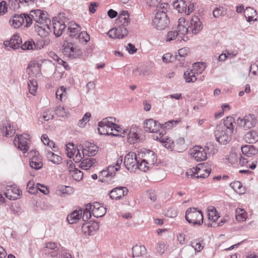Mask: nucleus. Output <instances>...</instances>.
<instances>
[{"label":"nucleus","instance_id":"f257e3e1","mask_svg":"<svg viewBox=\"0 0 258 258\" xmlns=\"http://www.w3.org/2000/svg\"><path fill=\"white\" fill-rule=\"evenodd\" d=\"M129 17L130 14L127 11H122L115 21L117 27L110 29L107 33L108 36L115 39L125 37L128 33L126 27L130 23Z\"/></svg>","mask_w":258,"mask_h":258},{"label":"nucleus","instance_id":"f03ea898","mask_svg":"<svg viewBox=\"0 0 258 258\" xmlns=\"http://www.w3.org/2000/svg\"><path fill=\"white\" fill-rule=\"evenodd\" d=\"M169 9L168 3H164L160 5L156 9V13L153 23L157 29L164 30L168 26L170 21L167 13Z\"/></svg>","mask_w":258,"mask_h":258},{"label":"nucleus","instance_id":"7ed1b4c3","mask_svg":"<svg viewBox=\"0 0 258 258\" xmlns=\"http://www.w3.org/2000/svg\"><path fill=\"white\" fill-rule=\"evenodd\" d=\"M211 169L207 163H200L196 167L187 170L186 175L191 178H205L209 176Z\"/></svg>","mask_w":258,"mask_h":258},{"label":"nucleus","instance_id":"20e7f679","mask_svg":"<svg viewBox=\"0 0 258 258\" xmlns=\"http://www.w3.org/2000/svg\"><path fill=\"white\" fill-rule=\"evenodd\" d=\"M214 147L212 145L209 146H205L202 147L196 146L190 150L191 156L197 161H202L206 160L208 155H210L212 153Z\"/></svg>","mask_w":258,"mask_h":258},{"label":"nucleus","instance_id":"39448f33","mask_svg":"<svg viewBox=\"0 0 258 258\" xmlns=\"http://www.w3.org/2000/svg\"><path fill=\"white\" fill-rule=\"evenodd\" d=\"M185 218L189 223L194 225H200L203 223V215L201 211L197 210L195 208L187 209Z\"/></svg>","mask_w":258,"mask_h":258},{"label":"nucleus","instance_id":"423d86ee","mask_svg":"<svg viewBox=\"0 0 258 258\" xmlns=\"http://www.w3.org/2000/svg\"><path fill=\"white\" fill-rule=\"evenodd\" d=\"M221 125H217L214 132L215 137L217 142L221 144H227L231 139L233 132L229 129Z\"/></svg>","mask_w":258,"mask_h":258},{"label":"nucleus","instance_id":"0eeeda50","mask_svg":"<svg viewBox=\"0 0 258 258\" xmlns=\"http://www.w3.org/2000/svg\"><path fill=\"white\" fill-rule=\"evenodd\" d=\"M30 16L35 22L34 26L46 23H50V19L48 18V14L46 12L38 9L32 10L30 11Z\"/></svg>","mask_w":258,"mask_h":258},{"label":"nucleus","instance_id":"6e6552de","mask_svg":"<svg viewBox=\"0 0 258 258\" xmlns=\"http://www.w3.org/2000/svg\"><path fill=\"white\" fill-rule=\"evenodd\" d=\"M139 160L137 155L134 152L127 153L124 159V164L125 168L131 172H135L138 166H137Z\"/></svg>","mask_w":258,"mask_h":258},{"label":"nucleus","instance_id":"1a4fd4ad","mask_svg":"<svg viewBox=\"0 0 258 258\" xmlns=\"http://www.w3.org/2000/svg\"><path fill=\"white\" fill-rule=\"evenodd\" d=\"M63 52L71 59L79 57L82 54V51L80 48L71 43H68L64 46Z\"/></svg>","mask_w":258,"mask_h":258},{"label":"nucleus","instance_id":"9d476101","mask_svg":"<svg viewBox=\"0 0 258 258\" xmlns=\"http://www.w3.org/2000/svg\"><path fill=\"white\" fill-rule=\"evenodd\" d=\"M30 139V136L27 134L18 136L14 140V144L24 153H26L29 149L28 141Z\"/></svg>","mask_w":258,"mask_h":258},{"label":"nucleus","instance_id":"9b49d317","mask_svg":"<svg viewBox=\"0 0 258 258\" xmlns=\"http://www.w3.org/2000/svg\"><path fill=\"white\" fill-rule=\"evenodd\" d=\"M238 124L243 127L245 130L249 129L253 127L256 123V119L253 114L245 115L243 118H239L237 119Z\"/></svg>","mask_w":258,"mask_h":258},{"label":"nucleus","instance_id":"f8f14e48","mask_svg":"<svg viewBox=\"0 0 258 258\" xmlns=\"http://www.w3.org/2000/svg\"><path fill=\"white\" fill-rule=\"evenodd\" d=\"M187 25L189 28L190 32L192 34H198L202 29V24L198 17L194 16L192 17L190 21L187 22Z\"/></svg>","mask_w":258,"mask_h":258},{"label":"nucleus","instance_id":"ddd939ff","mask_svg":"<svg viewBox=\"0 0 258 258\" xmlns=\"http://www.w3.org/2000/svg\"><path fill=\"white\" fill-rule=\"evenodd\" d=\"M165 133V131H162L159 134L154 135L153 138L162 143L166 148L172 149L174 146V143L170 138L164 137Z\"/></svg>","mask_w":258,"mask_h":258},{"label":"nucleus","instance_id":"4468645a","mask_svg":"<svg viewBox=\"0 0 258 258\" xmlns=\"http://www.w3.org/2000/svg\"><path fill=\"white\" fill-rule=\"evenodd\" d=\"M161 127V124L153 119H147L144 122V129L146 132L156 133L160 131Z\"/></svg>","mask_w":258,"mask_h":258},{"label":"nucleus","instance_id":"2eb2a0df","mask_svg":"<svg viewBox=\"0 0 258 258\" xmlns=\"http://www.w3.org/2000/svg\"><path fill=\"white\" fill-rule=\"evenodd\" d=\"M99 223L96 222H89L84 223L82 227L83 232L88 235H94L99 229Z\"/></svg>","mask_w":258,"mask_h":258},{"label":"nucleus","instance_id":"dca6fc26","mask_svg":"<svg viewBox=\"0 0 258 258\" xmlns=\"http://www.w3.org/2000/svg\"><path fill=\"white\" fill-rule=\"evenodd\" d=\"M41 64L37 62L30 63L27 69V72L29 75V77H39L41 76Z\"/></svg>","mask_w":258,"mask_h":258},{"label":"nucleus","instance_id":"f3484780","mask_svg":"<svg viewBox=\"0 0 258 258\" xmlns=\"http://www.w3.org/2000/svg\"><path fill=\"white\" fill-rule=\"evenodd\" d=\"M106 213V208L100 205L98 202L94 203L92 205V215L96 217L100 218L104 216Z\"/></svg>","mask_w":258,"mask_h":258},{"label":"nucleus","instance_id":"a211bd4d","mask_svg":"<svg viewBox=\"0 0 258 258\" xmlns=\"http://www.w3.org/2000/svg\"><path fill=\"white\" fill-rule=\"evenodd\" d=\"M22 43L21 38L17 34H15L9 41H5L4 44L6 47H10L14 49L19 48Z\"/></svg>","mask_w":258,"mask_h":258},{"label":"nucleus","instance_id":"6ab92c4d","mask_svg":"<svg viewBox=\"0 0 258 258\" xmlns=\"http://www.w3.org/2000/svg\"><path fill=\"white\" fill-rule=\"evenodd\" d=\"M143 159L144 162H146V165H148L151 167L155 164H157L156 163L157 158L155 156V153L152 150H148L144 153Z\"/></svg>","mask_w":258,"mask_h":258},{"label":"nucleus","instance_id":"aec40b11","mask_svg":"<svg viewBox=\"0 0 258 258\" xmlns=\"http://www.w3.org/2000/svg\"><path fill=\"white\" fill-rule=\"evenodd\" d=\"M50 23H44L43 24L37 25L35 26V30L38 34L41 37H45L47 36L51 30L49 27Z\"/></svg>","mask_w":258,"mask_h":258},{"label":"nucleus","instance_id":"412c9836","mask_svg":"<svg viewBox=\"0 0 258 258\" xmlns=\"http://www.w3.org/2000/svg\"><path fill=\"white\" fill-rule=\"evenodd\" d=\"M176 31L178 35L183 37L185 35L189 33V28L187 25V22L184 18H181L178 20V25Z\"/></svg>","mask_w":258,"mask_h":258},{"label":"nucleus","instance_id":"4be33fe9","mask_svg":"<svg viewBox=\"0 0 258 258\" xmlns=\"http://www.w3.org/2000/svg\"><path fill=\"white\" fill-rule=\"evenodd\" d=\"M66 27V25L64 21H57L55 19L53 20V32L56 37H59L62 34Z\"/></svg>","mask_w":258,"mask_h":258},{"label":"nucleus","instance_id":"5701e85b","mask_svg":"<svg viewBox=\"0 0 258 258\" xmlns=\"http://www.w3.org/2000/svg\"><path fill=\"white\" fill-rule=\"evenodd\" d=\"M243 139L249 144H253L258 141V131L251 130L247 132L244 136Z\"/></svg>","mask_w":258,"mask_h":258},{"label":"nucleus","instance_id":"b1692460","mask_svg":"<svg viewBox=\"0 0 258 258\" xmlns=\"http://www.w3.org/2000/svg\"><path fill=\"white\" fill-rule=\"evenodd\" d=\"M1 190L3 194H20V192L19 187L15 184L11 185L3 184L2 185Z\"/></svg>","mask_w":258,"mask_h":258},{"label":"nucleus","instance_id":"393cba45","mask_svg":"<svg viewBox=\"0 0 258 258\" xmlns=\"http://www.w3.org/2000/svg\"><path fill=\"white\" fill-rule=\"evenodd\" d=\"M146 254V248L144 245H136L132 248V257H142Z\"/></svg>","mask_w":258,"mask_h":258},{"label":"nucleus","instance_id":"a878e982","mask_svg":"<svg viewBox=\"0 0 258 258\" xmlns=\"http://www.w3.org/2000/svg\"><path fill=\"white\" fill-rule=\"evenodd\" d=\"M68 34L71 37H75L80 33V26L73 21L70 22L68 26Z\"/></svg>","mask_w":258,"mask_h":258},{"label":"nucleus","instance_id":"bb28decb","mask_svg":"<svg viewBox=\"0 0 258 258\" xmlns=\"http://www.w3.org/2000/svg\"><path fill=\"white\" fill-rule=\"evenodd\" d=\"M136 127H132L127 136V142L131 144L137 143L140 140V136Z\"/></svg>","mask_w":258,"mask_h":258},{"label":"nucleus","instance_id":"cd10ccee","mask_svg":"<svg viewBox=\"0 0 258 258\" xmlns=\"http://www.w3.org/2000/svg\"><path fill=\"white\" fill-rule=\"evenodd\" d=\"M242 154L247 157L256 154L258 150L252 145H244L241 147Z\"/></svg>","mask_w":258,"mask_h":258},{"label":"nucleus","instance_id":"c85d7f7f","mask_svg":"<svg viewBox=\"0 0 258 258\" xmlns=\"http://www.w3.org/2000/svg\"><path fill=\"white\" fill-rule=\"evenodd\" d=\"M10 23L15 28H19L23 24H24L23 14L21 15H15L12 19L10 20Z\"/></svg>","mask_w":258,"mask_h":258},{"label":"nucleus","instance_id":"c756f323","mask_svg":"<svg viewBox=\"0 0 258 258\" xmlns=\"http://www.w3.org/2000/svg\"><path fill=\"white\" fill-rule=\"evenodd\" d=\"M82 215V210H75L68 215L67 220L70 224H73L81 219Z\"/></svg>","mask_w":258,"mask_h":258},{"label":"nucleus","instance_id":"7c9ffc66","mask_svg":"<svg viewBox=\"0 0 258 258\" xmlns=\"http://www.w3.org/2000/svg\"><path fill=\"white\" fill-rule=\"evenodd\" d=\"M96 163V159L92 158H86L83 159L81 164L80 167L82 169L88 170L91 167L93 166Z\"/></svg>","mask_w":258,"mask_h":258},{"label":"nucleus","instance_id":"2f4dec72","mask_svg":"<svg viewBox=\"0 0 258 258\" xmlns=\"http://www.w3.org/2000/svg\"><path fill=\"white\" fill-rule=\"evenodd\" d=\"M173 7L180 13H184L186 11V4L184 0H177L173 3Z\"/></svg>","mask_w":258,"mask_h":258},{"label":"nucleus","instance_id":"473e14b6","mask_svg":"<svg viewBox=\"0 0 258 258\" xmlns=\"http://www.w3.org/2000/svg\"><path fill=\"white\" fill-rule=\"evenodd\" d=\"M183 76L186 83H194L197 80L196 73L192 70H187Z\"/></svg>","mask_w":258,"mask_h":258},{"label":"nucleus","instance_id":"72a5a7b5","mask_svg":"<svg viewBox=\"0 0 258 258\" xmlns=\"http://www.w3.org/2000/svg\"><path fill=\"white\" fill-rule=\"evenodd\" d=\"M207 66L205 62H198L192 64V69H191L196 75L201 74L204 71Z\"/></svg>","mask_w":258,"mask_h":258},{"label":"nucleus","instance_id":"f704fd0d","mask_svg":"<svg viewBox=\"0 0 258 258\" xmlns=\"http://www.w3.org/2000/svg\"><path fill=\"white\" fill-rule=\"evenodd\" d=\"M207 210L209 220H211L213 222H216L220 217L216 208L214 207L210 206L208 208Z\"/></svg>","mask_w":258,"mask_h":258},{"label":"nucleus","instance_id":"c9c22d12","mask_svg":"<svg viewBox=\"0 0 258 258\" xmlns=\"http://www.w3.org/2000/svg\"><path fill=\"white\" fill-rule=\"evenodd\" d=\"M244 13L245 17L247 19V21L249 22L253 21V19L256 15V10L250 7H246Z\"/></svg>","mask_w":258,"mask_h":258},{"label":"nucleus","instance_id":"e433bc0d","mask_svg":"<svg viewBox=\"0 0 258 258\" xmlns=\"http://www.w3.org/2000/svg\"><path fill=\"white\" fill-rule=\"evenodd\" d=\"M233 123H234V119L232 116H228L223 121V123H220L218 125H221L229 129L231 132H233Z\"/></svg>","mask_w":258,"mask_h":258},{"label":"nucleus","instance_id":"4c0bfd02","mask_svg":"<svg viewBox=\"0 0 258 258\" xmlns=\"http://www.w3.org/2000/svg\"><path fill=\"white\" fill-rule=\"evenodd\" d=\"M177 39V41H181L182 40H185L184 38L181 36L178 35V33L176 30H173L169 31L166 36V41H171Z\"/></svg>","mask_w":258,"mask_h":258},{"label":"nucleus","instance_id":"58836bf2","mask_svg":"<svg viewBox=\"0 0 258 258\" xmlns=\"http://www.w3.org/2000/svg\"><path fill=\"white\" fill-rule=\"evenodd\" d=\"M168 248V245L166 242L164 241H159L156 245L155 250L156 252L162 255L165 252Z\"/></svg>","mask_w":258,"mask_h":258},{"label":"nucleus","instance_id":"ea45409f","mask_svg":"<svg viewBox=\"0 0 258 258\" xmlns=\"http://www.w3.org/2000/svg\"><path fill=\"white\" fill-rule=\"evenodd\" d=\"M92 213V205L91 204H87L85 205V208L83 211V214L82 215V217L83 221H86L88 220L91 217Z\"/></svg>","mask_w":258,"mask_h":258},{"label":"nucleus","instance_id":"a19ab883","mask_svg":"<svg viewBox=\"0 0 258 258\" xmlns=\"http://www.w3.org/2000/svg\"><path fill=\"white\" fill-rule=\"evenodd\" d=\"M46 156L48 159L54 164H58L61 162V157L51 151H48Z\"/></svg>","mask_w":258,"mask_h":258},{"label":"nucleus","instance_id":"79ce46f5","mask_svg":"<svg viewBox=\"0 0 258 258\" xmlns=\"http://www.w3.org/2000/svg\"><path fill=\"white\" fill-rule=\"evenodd\" d=\"M235 217L237 220L242 222L247 219V213L244 209L238 208L235 211Z\"/></svg>","mask_w":258,"mask_h":258},{"label":"nucleus","instance_id":"37998d69","mask_svg":"<svg viewBox=\"0 0 258 258\" xmlns=\"http://www.w3.org/2000/svg\"><path fill=\"white\" fill-rule=\"evenodd\" d=\"M181 121L180 119L177 120H171L161 125V128H162V131H165V130H169L172 128L173 126L178 124Z\"/></svg>","mask_w":258,"mask_h":258},{"label":"nucleus","instance_id":"c03bdc74","mask_svg":"<svg viewBox=\"0 0 258 258\" xmlns=\"http://www.w3.org/2000/svg\"><path fill=\"white\" fill-rule=\"evenodd\" d=\"M108 118H103L98 124L104 127H106L108 128V130H111V131L112 132L115 123L111 121H109Z\"/></svg>","mask_w":258,"mask_h":258},{"label":"nucleus","instance_id":"a18cd8bd","mask_svg":"<svg viewBox=\"0 0 258 258\" xmlns=\"http://www.w3.org/2000/svg\"><path fill=\"white\" fill-rule=\"evenodd\" d=\"M70 174L72 177L77 181H80L83 177V172L78 169L75 168L73 170H70Z\"/></svg>","mask_w":258,"mask_h":258},{"label":"nucleus","instance_id":"49530a36","mask_svg":"<svg viewBox=\"0 0 258 258\" xmlns=\"http://www.w3.org/2000/svg\"><path fill=\"white\" fill-rule=\"evenodd\" d=\"M23 50H35L36 49V45L33 40H30L26 41L24 44L21 46Z\"/></svg>","mask_w":258,"mask_h":258},{"label":"nucleus","instance_id":"de8ad7c7","mask_svg":"<svg viewBox=\"0 0 258 258\" xmlns=\"http://www.w3.org/2000/svg\"><path fill=\"white\" fill-rule=\"evenodd\" d=\"M91 116V113L89 112H86L83 118L81 119L78 122V126L80 127L83 128L85 126L87 123L90 120V118Z\"/></svg>","mask_w":258,"mask_h":258},{"label":"nucleus","instance_id":"09e8293b","mask_svg":"<svg viewBox=\"0 0 258 258\" xmlns=\"http://www.w3.org/2000/svg\"><path fill=\"white\" fill-rule=\"evenodd\" d=\"M57 191L60 192V194H70L74 192V189L70 186L60 185L57 186Z\"/></svg>","mask_w":258,"mask_h":258},{"label":"nucleus","instance_id":"8fccbe9b","mask_svg":"<svg viewBox=\"0 0 258 258\" xmlns=\"http://www.w3.org/2000/svg\"><path fill=\"white\" fill-rule=\"evenodd\" d=\"M125 131L118 125L115 123L113 131L111 132V135L113 136H121V134H124Z\"/></svg>","mask_w":258,"mask_h":258},{"label":"nucleus","instance_id":"3c124183","mask_svg":"<svg viewBox=\"0 0 258 258\" xmlns=\"http://www.w3.org/2000/svg\"><path fill=\"white\" fill-rule=\"evenodd\" d=\"M28 87L29 92L32 94L35 95L37 89V83L34 80H29L28 83Z\"/></svg>","mask_w":258,"mask_h":258},{"label":"nucleus","instance_id":"603ef678","mask_svg":"<svg viewBox=\"0 0 258 258\" xmlns=\"http://www.w3.org/2000/svg\"><path fill=\"white\" fill-rule=\"evenodd\" d=\"M54 117L53 109H48L42 113V118L45 121L52 119Z\"/></svg>","mask_w":258,"mask_h":258},{"label":"nucleus","instance_id":"864d4df0","mask_svg":"<svg viewBox=\"0 0 258 258\" xmlns=\"http://www.w3.org/2000/svg\"><path fill=\"white\" fill-rule=\"evenodd\" d=\"M2 132L3 134L5 135L6 137H11L15 134V131L13 128H12L11 125L9 124V126L3 127Z\"/></svg>","mask_w":258,"mask_h":258},{"label":"nucleus","instance_id":"5fc2aeb1","mask_svg":"<svg viewBox=\"0 0 258 258\" xmlns=\"http://www.w3.org/2000/svg\"><path fill=\"white\" fill-rule=\"evenodd\" d=\"M114 166L108 167L107 170H104L101 172V175L103 177H112L115 175V172L114 171Z\"/></svg>","mask_w":258,"mask_h":258},{"label":"nucleus","instance_id":"6e6d98bb","mask_svg":"<svg viewBox=\"0 0 258 258\" xmlns=\"http://www.w3.org/2000/svg\"><path fill=\"white\" fill-rule=\"evenodd\" d=\"M30 166L31 168L38 170L40 169L43 165V164L40 161H37L36 158H32L31 161H30Z\"/></svg>","mask_w":258,"mask_h":258},{"label":"nucleus","instance_id":"4d7b16f0","mask_svg":"<svg viewBox=\"0 0 258 258\" xmlns=\"http://www.w3.org/2000/svg\"><path fill=\"white\" fill-rule=\"evenodd\" d=\"M128 192H129V190L126 186H117L109 191V194H112L113 192H116L117 194H127Z\"/></svg>","mask_w":258,"mask_h":258},{"label":"nucleus","instance_id":"13d9d810","mask_svg":"<svg viewBox=\"0 0 258 258\" xmlns=\"http://www.w3.org/2000/svg\"><path fill=\"white\" fill-rule=\"evenodd\" d=\"M137 166H138V167H137V169H139L140 170L144 172L147 171L151 167L150 166L146 165V162H144L143 159L141 162H140L139 160L138 161Z\"/></svg>","mask_w":258,"mask_h":258},{"label":"nucleus","instance_id":"bf43d9fd","mask_svg":"<svg viewBox=\"0 0 258 258\" xmlns=\"http://www.w3.org/2000/svg\"><path fill=\"white\" fill-rule=\"evenodd\" d=\"M97 147H90L88 148V150L84 149L83 151V156H84V154H87L86 152H88L89 156H93L96 155L98 152Z\"/></svg>","mask_w":258,"mask_h":258},{"label":"nucleus","instance_id":"052dcab7","mask_svg":"<svg viewBox=\"0 0 258 258\" xmlns=\"http://www.w3.org/2000/svg\"><path fill=\"white\" fill-rule=\"evenodd\" d=\"M79 41L81 43H86L90 40L89 35L86 32H82L78 36Z\"/></svg>","mask_w":258,"mask_h":258},{"label":"nucleus","instance_id":"680f3d73","mask_svg":"<svg viewBox=\"0 0 258 258\" xmlns=\"http://www.w3.org/2000/svg\"><path fill=\"white\" fill-rule=\"evenodd\" d=\"M230 185L237 194H244V192L238 191V190L240 189L242 186V183L239 181H234L231 183Z\"/></svg>","mask_w":258,"mask_h":258},{"label":"nucleus","instance_id":"e2e57ef3","mask_svg":"<svg viewBox=\"0 0 258 258\" xmlns=\"http://www.w3.org/2000/svg\"><path fill=\"white\" fill-rule=\"evenodd\" d=\"M56 114L61 116V117H64L67 116L68 114V112L66 110V109L61 106H57L55 110Z\"/></svg>","mask_w":258,"mask_h":258},{"label":"nucleus","instance_id":"0e129e2a","mask_svg":"<svg viewBox=\"0 0 258 258\" xmlns=\"http://www.w3.org/2000/svg\"><path fill=\"white\" fill-rule=\"evenodd\" d=\"M178 54L176 55V59L180 61L182 58H183L187 54V49L185 47L180 49L178 50Z\"/></svg>","mask_w":258,"mask_h":258},{"label":"nucleus","instance_id":"69168bd1","mask_svg":"<svg viewBox=\"0 0 258 258\" xmlns=\"http://www.w3.org/2000/svg\"><path fill=\"white\" fill-rule=\"evenodd\" d=\"M23 18H24V22H25L26 23L25 26L26 27L30 26L33 21H34L33 18L30 16V13L29 15L23 14Z\"/></svg>","mask_w":258,"mask_h":258},{"label":"nucleus","instance_id":"338daca9","mask_svg":"<svg viewBox=\"0 0 258 258\" xmlns=\"http://www.w3.org/2000/svg\"><path fill=\"white\" fill-rule=\"evenodd\" d=\"M213 15L215 18H218L220 16L224 15L225 12L222 7L216 8L213 10Z\"/></svg>","mask_w":258,"mask_h":258},{"label":"nucleus","instance_id":"774afa93","mask_svg":"<svg viewBox=\"0 0 258 258\" xmlns=\"http://www.w3.org/2000/svg\"><path fill=\"white\" fill-rule=\"evenodd\" d=\"M49 40L47 39L38 41L36 44V49H41L42 48L44 47V46L47 45L49 43Z\"/></svg>","mask_w":258,"mask_h":258}]
</instances>
